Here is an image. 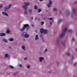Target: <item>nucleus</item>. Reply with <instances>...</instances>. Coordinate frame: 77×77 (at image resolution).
I'll return each mask as SVG.
<instances>
[{"label":"nucleus","instance_id":"18","mask_svg":"<svg viewBox=\"0 0 77 77\" xmlns=\"http://www.w3.org/2000/svg\"><path fill=\"white\" fill-rule=\"evenodd\" d=\"M9 41H11V42H12L13 41H14V38H11L9 39Z\"/></svg>","mask_w":77,"mask_h":77},{"label":"nucleus","instance_id":"22","mask_svg":"<svg viewBox=\"0 0 77 77\" xmlns=\"http://www.w3.org/2000/svg\"><path fill=\"white\" fill-rule=\"evenodd\" d=\"M11 32V31L9 29H7V31H6V33H9Z\"/></svg>","mask_w":77,"mask_h":77},{"label":"nucleus","instance_id":"56","mask_svg":"<svg viewBox=\"0 0 77 77\" xmlns=\"http://www.w3.org/2000/svg\"><path fill=\"white\" fill-rule=\"evenodd\" d=\"M74 77H75V76H74Z\"/></svg>","mask_w":77,"mask_h":77},{"label":"nucleus","instance_id":"51","mask_svg":"<svg viewBox=\"0 0 77 77\" xmlns=\"http://www.w3.org/2000/svg\"><path fill=\"white\" fill-rule=\"evenodd\" d=\"M36 19H37V17L35 18V20H36Z\"/></svg>","mask_w":77,"mask_h":77},{"label":"nucleus","instance_id":"55","mask_svg":"<svg viewBox=\"0 0 77 77\" xmlns=\"http://www.w3.org/2000/svg\"><path fill=\"white\" fill-rule=\"evenodd\" d=\"M24 41H25V39H23Z\"/></svg>","mask_w":77,"mask_h":77},{"label":"nucleus","instance_id":"29","mask_svg":"<svg viewBox=\"0 0 77 77\" xmlns=\"http://www.w3.org/2000/svg\"><path fill=\"white\" fill-rule=\"evenodd\" d=\"M73 11L74 14H76V13L75 12V9H73Z\"/></svg>","mask_w":77,"mask_h":77},{"label":"nucleus","instance_id":"24","mask_svg":"<svg viewBox=\"0 0 77 77\" xmlns=\"http://www.w3.org/2000/svg\"><path fill=\"white\" fill-rule=\"evenodd\" d=\"M66 14L67 16L69 15V11H67L66 12Z\"/></svg>","mask_w":77,"mask_h":77},{"label":"nucleus","instance_id":"16","mask_svg":"<svg viewBox=\"0 0 77 77\" xmlns=\"http://www.w3.org/2000/svg\"><path fill=\"white\" fill-rule=\"evenodd\" d=\"M29 13H30V15H31L32 14V10L31 9H29Z\"/></svg>","mask_w":77,"mask_h":77},{"label":"nucleus","instance_id":"31","mask_svg":"<svg viewBox=\"0 0 77 77\" xmlns=\"http://www.w3.org/2000/svg\"><path fill=\"white\" fill-rule=\"evenodd\" d=\"M2 7H3V5H0V9H1V8H2Z\"/></svg>","mask_w":77,"mask_h":77},{"label":"nucleus","instance_id":"35","mask_svg":"<svg viewBox=\"0 0 77 77\" xmlns=\"http://www.w3.org/2000/svg\"><path fill=\"white\" fill-rule=\"evenodd\" d=\"M69 32H72V30H69L68 31Z\"/></svg>","mask_w":77,"mask_h":77},{"label":"nucleus","instance_id":"41","mask_svg":"<svg viewBox=\"0 0 77 77\" xmlns=\"http://www.w3.org/2000/svg\"><path fill=\"white\" fill-rule=\"evenodd\" d=\"M39 1H40V2H43L44 0H39Z\"/></svg>","mask_w":77,"mask_h":77},{"label":"nucleus","instance_id":"12","mask_svg":"<svg viewBox=\"0 0 77 77\" xmlns=\"http://www.w3.org/2000/svg\"><path fill=\"white\" fill-rule=\"evenodd\" d=\"M39 39V37H38V35H36L35 37V40H38Z\"/></svg>","mask_w":77,"mask_h":77},{"label":"nucleus","instance_id":"48","mask_svg":"<svg viewBox=\"0 0 77 77\" xmlns=\"http://www.w3.org/2000/svg\"><path fill=\"white\" fill-rule=\"evenodd\" d=\"M72 59H74V57L72 56Z\"/></svg>","mask_w":77,"mask_h":77},{"label":"nucleus","instance_id":"15","mask_svg":"<svg viewBox=\"0 0 77 77\" xmlns=\"http://www.w3.org/2000/svg\"><path fill=\"white\" fill-rule=\"evenodd\" d=\"M4 56L5 57H8L9 54H6Z\"/></svg>","mask_w":77,"mask_h":77},{"label":"nucleus","instance_id":"52","mask_svg":"<svg viewBox=\"0 0 77 77\" xmlns=\"http://www.w3.org/2000/svg\"><path fill=\"white\" fill-rule=\"evenodd\" d=\"M76 35H77V31H76Z\"/></svg>","mask_w":77,"mask_h":77},{"label":"nucleus","instance_id":"7","mask_svg":"<svg viewBox=\"0 0 77 77\" xmlns=\"http://www.w3.org/2000/svg\"><path fill=\"white\" fill-rule=\"evenodd\" d=\"M2 14L3 15H5V16H7V17H8L9 15L7 14V13H6V12H2Z\"/></svg>","mask_w":77,"mask_h":77},{"label":"nucleus","instance_id":"50","mask_svg":"<svg viewBox=\"0 0 77 77\" xmlns=\"http://www.w3.org/2000/svg\"><path fill=\"white\" fill-rule=\"evenodd\" d=\"M9 48H11V47H9Z\"/></svg>","mask_w":77,"mask_h":77},{"label":"nucleus","instance_id":"2","mask_svg":"<svg viewBox=\"0 0 77 77\" xmlns=\"http://www.w3.org/2000/svg\"><path fill=\"white\" fill-rule=\"evenodd\" d=\"M24 5H23L22 6V8L25 10L24 11V14L25 15H27V6H29L30 4L29 3L27 2H25L24 3Z\"/></svg>","mask_w":77,"mask_h":77},{"label":"nucleus","instance_id":"43","mask_svg":"<svg viewBox=\"0 0 77 77\" xmlns=\"http://www.w3.org/2000/svg\"><path fill=\"white\" fill-rule=\"evenodd\" d=\"M32 27H34V25H33V24L32 25Z\"/></svg>","mask_w":77,"mask_h":77},{"label":"nucleus","instance_id":"40","mask_svg":"<svg viewBox=\"0 0 77 77\" xmlns=\"http://www.w3.org/2000/svg\"><path fill=\"white\" fill-rule=\"evenodd\" d=\"M31 20H33V17H31Z\"/></svg>","mask_w":77,"mask_h":77},{"label":"nucleus","instance_id":"5","mask_svg":"<svg viewBox=\"0 0 77 77\" xmlns=\"http://www.w3.org/2000/svg\"><path fill=\"white\" fill-rule=\"evenodd\" d=\"M12 5L11 4L8 5L7 7L4 8V11H8V9L11 8Z\"/></svg>","mask_w":77,"mask_h":77},{"label":"nucleus","instance_id":"6","mask_svg":"<svg viewBox=\"0 0 77 77\" xmlns=\"http://www.w3.org/2000/svg\"><path fill=\"white\" fill-rule=\"evenodd\" d=\"M49 3L47 5V6L48 8H50V6L52 5V2L51 1L49 0Z\"/></svg>","mask_w":77,"mask_h":77},{"label":"nucleus","instance_id":"13","mask_svg":"<svg viewBox=\"0 0 77 77\" xmlns=\"http://www.w3.org/2000/svg\"><path fill=\"white\" fill-rule=\"evenodd\" d=\"M21 48L23 50H26V47H25V46H22L21 47Z\"/></svg>","mask_w":77,"mask_h":77},{"label":"nucleus","instance_id":"26","mask_svg":"<svg viewBox=\"0 0 77 77\" xmlns=\"http://www.w3.org/2000/svg\"><path fill=\"white\" fill-rule=\"evenodd\" d=\"M44 24V21L41 22V25L42 26V25H43Z\"/></svg>","mask_w":77,"mask_h":77},{"label":"nucleus","instance_id":"34","mask_svg":"<svg viewBox=\"0 0 77 77\" xmlns=\"http://www.w3.org/2000/svg\"><path fill=\"white\" fill-rule=\"evenodd\" d=\"M27 57H25L24 58V60H27Z\"/></svg>","mask_w":77,"mask_h":77},{"label":"nucleus","instance_id":"30","mask_svg":"<svg viewBox=\"0 0 77 77\" xmlns=\"http://www.w3.org/2000/svg\"><path fill=\"white\" fill-rule=\"evenodd\" d=\"M47 50H48L47 48L45 49V51L44 52V53H46V52L47 51Z\"/></svg>","mask_w":77,"mask_h":77},{"label":"nucleus","instance_id":"11","mask_svg":"<svg viewBox=\"0 0 77 77\" xmlns=\"http://www.w3.org/2000/svg\"><path fill=\"white\" fill-rule=\"evenodd\" d=\"M6 35L5 33H0V36H5Z\"/></svg>","mask_w":77,"mask_h":77},{"label":"nucleus","instance_id":"32","mask_svg":"<svg viewBox=\"0 0 77 77\" xmlns=\"http://www.w3.org/2000/svg\"><path fill=\"white\" fill-rule=\"evenodd\" d=\"M40 37H41V38H42V37H43V35H42V34H40Z\"/></svg>","mask_w":77,"mask_h":77},{"label":"nucleus","instance_id":"25","mask_svg":"<svg viewBox=\"0 0 77 77\" xmlns=\"http://www.w3.org/2000/svg\"><path fill=\"white\" fill-rule=\"evenodd\" d=\"M10 68H11L12 69H14V66H12L10 65Z\"/></svg>","mask_w":77,"mask_h":77},{"label":"nucleus","instance_id":"23","mask_svg":"<svg viewBox=\"0 0 77 77\" xmlns=\"http://www.w3.org/2000/svg\"><path fill=\"white\" fill-rule=\"evenodd\" d=\"M34 9H38V7L36 5H35L34 7Z\"/></svg>","mask_w":77,"mask_h":77},{"label":"nucleus","instance_id":"28","mask_svg":"<svg viewBox=\"0 0 77 77\" xmlns=\"http://www.w3.org/2000/svg\"><path fill=\"white\" fill-rule=\"evenodd\" d=\"M42 10L41 9H39L38 10V12L39 13V12H41V11H42Z\"/></svg>","mask_w":77,"mask_h":77},{"label":"nucleus","instance_id":"9","mask_svg":"<svg viewBox=\"0 0 77 77\" xmlns=\"http://www.w3.org/2000/svg\"><path fill=\"white\" fill-rule=\"evenodd\" d=\"M44 58L43 57H40L38 58L39 61L40 62H42V60H44Z\"/></svg>","mask_w":77,"mask_h":77},{"label":"nucleus","instance_id":"33","mask_svg":"<svg viewBox=\"0 0 77 77\" xmlns=\"http://www.w3.org/2000/svg\"><path fill=\"white\" fill-rule=\"evenodd\" d=\"M76 65H77V63H75L74 64V66H76Z\"/></svg>","mask_w":77,"mask_h":77},{"label":"nucleus","instance_id":"4","mask_svg":"<svg viewBox=\"0 0 77 77\" xmlns=\"http://www.w3.org/2000/svg\"><path fill=\"white\" fill-rule=\"evenodd\" d=\"M22 38H29V36H30L28 34H27V32H24L22 33Z\"/></svg>","mask_w":77,"mask_h":77},{"label":"nucleus","instance_id":"42","mask_svg":"<svg viewBox=\"0 0 77 77\" xmlns=\"http://www.w3.org/2000/svg\"><path fill=\"white\" fill-rule=\"evenodd\" d=\"M55 15H57V13L56 12L55 13Z\"/></svg>","mask_w":77,"mask_h":77},{"label":"nucleus","instance_id":"19","mask_svg":"<svg viewBox=\"0 0 77 77\" xmlns=\"http://www.w3.org/2000/svg\"><path fill=\"white\" fill-rule=\"evenodd\" d=\"M62 21H63V20H62V19L59 20L58 21V23H61Z\"/></svg>","mask_w":77,"mask_h":77},{"label":"nucleus","instance_id":"27","mask_svg":"<svg viewBox=\"0 0 77 77\" xmlns=\"http://www.w3.org/2000/svg\"><path fill=\"white\" fill-rule=\"evenodd\" d=\"M49 20H52V23H53V18H52L51 17H50V18H49Z\"/></svg>","mask_w":77,"mask_h":77},{"label":"nucleus","instance_id":"38","mask_svg":"<svg viewBox=\"0 0 77 77\" xmlns=\"http://www.w3.org/2000/svg\"><path fill=\"white\" fill-rule=\"evenodd\" d=\"M40 20H41V19H40V18H38L37 19V20L38 21H40Z\"/></svg>","mask_w":77,"mask_h":77},{"label":"nucleus","instance_id":"47","mask_svg":"<svg viewBox=\"0 0 77 77\" xmlns=\"http://www.w3.org/2000/svg\"><path fill=\"white\" fill-rule=\"evenodd\" d=\"M15 74H17V73H14V75H15Z\"/></svg>","mask_w":77,"mask_h":77},{"label":"nucleus","instance_id":"49","mask_svg":"<svg viewBox=\"0 0 77 77\" xmlns=\"http://www.w3.org/2000/svg\"><path fill=\"white\" fill-rule=\"evenodd\" d=\"M75 50H76V51H77V48L75 49Z\"/></svg>","mask_w":77,"mask_h":77},{"label":"nucleus","instance_id":"21","mask_svg":"<svg viewBox=\"0 0 77 77\" xmlns=\"http://www.w3.org/2000/svg\"><path fill=\"white\" fill-rule=\"evenodd\" d=\"M61 44L62 45H63V46H65V43H64V42H61Z\"/></svg>","mask_w":77,"mask_h":77},{"label":"nucleus","instance_id":"14","mask_svg":"<svg viewBox=\"0 0 77 77\" xmlns=\"http://www.w3.org/2000/svg\"><path fill=\"white\" fill-rule=\"evenodd\" d=\"M3 41L4 42H8V41H7V40L5 38H3Z\"/></svg>","mask_w":77,"mask_h":77},{"label":"nucleus","instance_id":"3","mask_svg":"<svg viewBox=\"0 0 77 77\" xmlns=\"http://www.w3.org/2000/svg\"><path fill=\"white\" fill-rule=\"evenodd\" d=\"M23 26L22 29H20V30L21 32H23L24 31L25 29H26V30H28L30 29V26H29V25L28 24H25L23 25Z\"/></svg>","mask_w":77,"mask_h":77},{"label":"nucleus","instance_id":"8","mask_svg":"<svg viewBox=\"0 0 77 77\" xmlns=\"http://www.w3.org/2000/svg\"><path fill=\"white\" fill-rule=\"evenodd\" d=\"M49 31L47 29H44V32H43V33L44 35H45V34H47L48 33Z\"/></svg>","mask_w":77,"mask_h":77},{"label":"nucleus","instance_id":"39","mask_svg":"<svg viewBox=\"0 0 77 77\" xmlns=\"http://www.w3.org/2000/svg\"><path fill=\"white\" fill-rule=\"evenodd\" d=\"M52 23H53V22H50V25H52Z\"/></svg>","mask_w":77,"mask_h":77},{"label":"nucleus","instance_id":"53","mask_svg":"<svg viewBox=\"0 0 77 77\" xmlns=\"http://www.w3.org/2000/svg\"><path fill=\"white\" fill-rule=\"evenodd\" d=\"M49 19H50V18H48V20H49Z\"/></svg>","mask_w":77,"mask_h":77},{"label":"nucleus","instance_id":"17","mask_svg":"<svg viewBox=\"0 0 77 77\" xmlns=\"http://www.w3.org/2000/svg\"><path fill=\"white\" fill-rule=\"evenodd\" d=\"M66 54V55H67L68 56H71V54H70V53L69 52L67 53Z\"/></svg>","mask_w":77,"mask_h":77},{"label":"nucleus","instance_id":"46","mask_svg":"<svg viewBox=\"0 0 77 77\" xmlns=\"http://www.w3.org/2000/svg\"><path fill=\"white\" fill-rule=\"evenodd\" d=\"M35 33H37V30H35Z\"/></svg>","mask_w":77,"mask_h":77},{"label":"nucleus","instance_id":"54","mask_svg":"<svg viewBox=\"0 0 77 77\" xmlns=\"http://www.w3.org/2000/svg\"><path fill=\"white\" fill-rule=\"evenodd\" d=\"M75 3H77V2H75Z\"/></svg>","mask_w":77,"mask_h":77},{"label":"nucleus","instance_id":"10","mask_svg":"<svg viewBox=\"0 0 77 77\" xmlns=\"http://www.w3.org/2000/svg\"><path fill=\"white\" fill-rule=\"evenodd\" d=\"M44 31V29L43 28H41L40 30V32L41 33H43Z\"/></svg>","mask_w":77,"mask_h":77},{"label":"nucleus","instance_id":"44","mask_svg":"<svg viewBox=\"0 0 77 77\" xmlns=\"http://www.w3.org/2000/svg\"><path fill=\"white\" fill-rule=\"evenodd\" d=\"M72 41H74V38H72Z\"/></svg>","mask_w":77,"mask_h":77},{"label":"nucleus","instance_id":"45","mask_svg":"<svg viewBox=\"0 0 77 77\" xmlns=\"http://www.w3.org/2000/svg\"><path fill=\"white\" fill-rule=\"evenodd\" d=\"M42 41H43V42H45L44 40V39H42Z\"/></svg>","mask_w":77,"mask_h":77},{"label":"nucleus","instance_id":"1","mask_svg":"<svg viewBox=\"0 0 77 77\" xmlns=\"http://www.w3.org/2000/svg\"><path fill=\"white\" fill-rule=\"evenodd\" d=\"M66 30H67V28L64 29V30L63 31L62 33L60 35V38H57V44L58 45H59V44H60V38H63V37L64 36V35H65V32L66 31Z\"/></svg>","mask_w":77,"mask_h":77},{"label":"nucleus","instance_id":"36","mask_svg":"<svg viewBox=\"0 0 77 77\" xmlns=\"http://www.w3.org/2000/svg\"><path fill=\"white\" fill-rule=\"evenodd\" d=\"M19 66L20 67H22V64H20Z\"/></svg>","mask_w":77,"mask_h":77},{"label":"nucleus","instance_id":"20","mask_svg":"<svg viewBox=\"0 0 77 77\" xmlns=\"http://www.w3.org/2000/svg\"><path fill=\"white\" fill-rule=\"evenodd\" d=\"M53 11L54 12H56V11H57V9L56 8H54Z\"/></svg>","mask_w":77,"mask_h":77},{"label":"nucleus","instance_id":"37","mask_svg":"<svg viewBox=\"0 0 77 77\" xmlns=\"http://www.w3.org/2000/svg\"><path fill=\"white\" fill-rule=\"evenodd\" d=\"M30 67V66H27V68H29Z\"/></svg>","mask_w":77,"mask_h":77}]
</instances>
